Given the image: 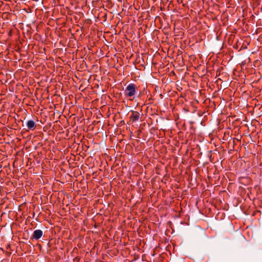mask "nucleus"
Here are the masks:
<instances>
[{
  "label": "nucleus",
  "instance_id": "f257e3e1",
  "mask_svg": "<svg viewBox=\"0 0 262 262\" xmlns=\"http://www.w3.org/2000/svg\"><path fill=\"white\" fill-rule=\"evenodd\" d=\"M136 93V85L134 83L129 84L125 88L124 94L126 97H131Z\"/></svg>",
  "mask_w": 262,
  "mask_h": 262
},
{
  "label": "nucleus",
  "instance_id": "f03ea898",
  "mask_svg": "<svg viewBox=\"0 0 262 262\" xmlns=\"http://www.w3.org/2000/svg\"><path fill=\"white\" fill-rule=\"evenodd\" d=\"M43 234L42 230L40 229H37L34 231L31 237V239H35L38 240L41 238Z\"/></svg>",
  "mask_w": 262,
  "mask_h": 262
},
{
  "label": "nucleus",
  "instance_id": "7ed1b4c3",
  "mask_svg": "<svg viewBox=\"0 0 262 262\" xmlns=\"http://www.w3.org/2000/svg\"><path fill=\"white\" fill-rule=\"evenodd\" d=\"M132 115L130 116V119L133 122L138 121L140 117V114L137 111H131Z\"/></svg>",
  "mask_w": 262,
  "mask_h": 262
},
{
  "label": "nucleus",
  "instance_id": "20e7f679",
  "mask_svg": "<svg viewBox=\"0 0 262 262\" xmlns=\"http://www.w3.org/2000/svg\"><path fill=\"white\" fill-rule=\"evenodd\" d=\"M27 126L28 129L30 130H34L36 127L35 123L33 120H30L28 121L27 123Z\"/></svg>",
  "mask_w": 262,
  "mask_h": 262
}]
</instances>
